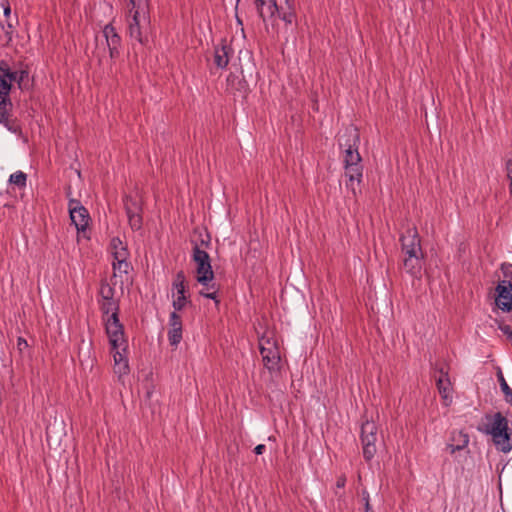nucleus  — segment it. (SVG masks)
<instances>
[{
  "instance_id": "obj_27",
  "label": "nucleus",
  "mask_w": 512,
  "mask_h": 512,
  "mask_svg": "<svg viewBox=\"0 0 512 512\" xmlns=\"http://www.w3.org/2000/svg\"><path fill=\"white\" fill-rule=\"evenodd\" d=\"M101 310L104 314H109V313H117V315H119V306L118 304L114 301V299H111V300H103V303L101 305Z\"/></svg>"
},
{
  "instance_id": "obj_1",
  "label": "nucleus",
  "mask_w": 512,
  "mask_h": 512,
  "mask_svg": "<svg viewBox=\"0 0 512 512\" xmlns=\"http://www.w3.org/2000/svg\"><path fill=\"white\" fill-rule=\"evenodd\" d=\"M106 334L109 338L111 353L114 360V373L119 378L126 376L130 372L127 348L128 343L124 335V327L119 320L117 313H112L105 324Z\"/></svg>"
},
{
  "instance_id": "obj_20",
  "label": "nucleus",
  "mask_w": 512,
  "mask_h": 512,
  "mask_svg": "<svg viewBox=\"0 0 512 512\" xmlns=\"http://www.w3.org/2000/svg\"><path fill=\"white\" fill-rule=\"evenodd\" d=\"M454 443L448 444L447 449L451 454L465 449L469 444V435L464 431H454L451 436Z\"/></svg>"
},
{
  "instance_id": "obj_15",
  "label": "nucleus",
  "mask_w": 512,
  "mask_h": 512,
  "mask_svg": "<svg viewBox=\"0 0 512 512\" xmlns=\"http://www.w3.org/2000/svg\"><path fill=\"white\" fill-rule=\"evenodd\" d=\"M233 53V49L226 42L222 40L221 43L215 47L214 50V63L220 69H225L230 61V56Z\"/></svg>"
},
{
  "instance_id": "obj_14",
  "label": "nucleus",
  "mask_w": 512,
  "mask_h": 512,
  "mask_svg": "<svg viewBox=\"0 0 512 512\" xmlns=\"http://www.w3.org/2000/svg\"><path fill=\"white\" fill-rule=\"evenodd\" d=\"M440 377L436 381V386L438 392L443 400L444 406L448 407L452 403V387L451 382L448 376V372H444L443 369L440 370Z\"/></svg>"
},
{
  "instance_id": "obj_26",
  "label": "nucleus",
  "mask_w": 512,
  "mask_h": 512,
  "mask_svg": "<svg viewBox=\"0 0 512 512\" xmlns=\"http://www.w3.org/2000/svg\"><path fill=\"white\" fill-rule=\"evenodd\" d=\"M8 131L14 134H21V126L16 119L6 118L4 122H0Z\"/></svg>"
},
{
  "instance_id": "obj_24",
  "label": "nucleus",
  "mask_w": 512,
  "mask_h": 512,
  "mask_svg": "<svg viewBox=\"0 0 512 512\" xmlns=\"http://www.w3.org/2000/svg\"><path fill=\"white\" fill-rule=\"evenodd\" d=\"M26 181H27V176L22 171H17L15 173L11 174L9 177V182L11 184H14V185L20 187V188L26 186Z\"/></svg>"
},
{
  "instance_id": "obj_33",
  "label": "nucleus",
  "mask_w": 512,
  "mask_h": 512,
  "mask_svg": "<svg viewBox=\"0 0 512 512\" xmlns=\"http://www.w3.org/2000/svg\"><path fill=\"white\" fill-rule=\"evenodd\" d=\"M129 266L130 265H129L128 260H123V262H121V263L118 262V260H113V262H112L113 270L115 272L118 271L119 273L127 274Z\"/></svg>"
},
{
  "instance_id": "obj_40",
  "label": "nucleus",
  "mask_w": 512,
  "mask_h": 512,
  "mask_svg": "<svg viewBox=\"0 0 512 512\" xmlns=\"http://www.w3.org/2000/svg\"><path fill=\"white\" fill-rule=\"evenodd\" d=\"M7 25H8V28H9V29H11V28L13 27V26H12V24H11V23H9V22L7 23Z\"/></svg>"
},
{
  "instance_id": "obj_29",
  "label": "nucleus",
  "mask_w": 512,
  "mask_h": 512,
  "mask_svg": "<svg viewBox=\"0 0 512 512\" xmlns=\"http://www.w3.org/2000/svg\"><path fill=\"white\" fill-rule=\"evenodd\" d=\"M115 290L106 282L101 283L99 294L102 300H111L114 297Z\"/></svg>"
},
{
  "instance_id": "obj_39",
  "label": "nucleus",
  "mask_w": 512,
  "mask_h": 512,
  "mask_svg": "<svg viewBox=\"0 0 512 512\" xmlns=\"http://www.w3.org/2000/svg\"><path fill=\"white\" fill-rule=\"evenodd\" d=\"M266 450V446L264 444H258L255 448H254V453L256 455H261L265 452Z\"/></svg>"
},
{
  "instance_id": "obj_9",
  "label": "nucleus",
  "mask_w": 512,
  "mask_h": 512,
  "mask_svg": "<svg viewBox=\"0 0 512 512\" xmlns=\"http://www.w3.org/2000/svg\"><path fill=\"white\" fill-rule=\"evenodd\" d=\"M187 293L185 274L180 270L176 273L172 282V306L175 311H181L187 305L189 302Z\"/></svg>"
},
{
  "instance_id": "obj_31",
  "label": "nucleus",
  "mask_w": 512,
  "mask_h": 512,
  "mask_svg": "<svg viewBox=\"0 0 512 512\" xmlns=\"http://www.w3.org/2000/svg\"><path fill=\"white\" fill-rule=\"evenodd\" d=\"M0 72L3 74H8L7 79L11 84L13 81L17 82V71H11L7 62L4 60L0 61Z\"/></svg>"
},
{
  "instance_id": "obj_21",
  "label": "nucleus",
  "mask_w": 512,
  "mask_h": 512,
  "mask_svg": "<svg viewBox=\"0 0 512 512\" xmlns=\"http://www.w3.org/2000/svg\"><path fill=\"white\" fill-rule=\"evenodd\" d=\"M423 256H404L403 266L407 273L418 276L423 266Z\"/></svg>"
},
{
  "instance_id": "obj_25",
  "label": "nucleus",
  "mask_w": 512,
  "mask_h": 512,
  "mask_svg": "<svg viewBox=\"0 0 512 512\" xmlns=\"http://www.w3.org/2000/svg\"><path fill=\"white\" fill-rule=\"evenodd\" d=\"M498 379L500 382L501 391L503 392V394L505 396L506 402L512 405V389L509 387V385L505 381L502 373H499Z\"/></svg>"
},
{
  "instance_id": "obj_17",
  "label": "nucleus",
  "mask_w": 512,
  "mask_h": 512,
  "mask_svg": "<svg viewBox=\"0 0 512 512\" xmlns=\"http://www.w3.org/2000/svg\"><path fill=\"white\" fill-rule=\"evenodd\" d=\"M109 251L113 260H118L120 263L123 262V260H128L130 256L127 245L119 237H113L111 239Z\"/></svg>"
},
{
  "instance_id": "obj_34",
  "label": "nucleus",
  "mask_w": 512,
  "mask_h": 512,
  "mask_svg": "<svg viewBox=\"0 0 512 512\" xmlns=\"http://www.w3.org/2000/svg\"><path fill=\"white\" fill-rule=\"evenodd\" d=\"M207 287H208V289H212L213 291H211V292L200 291V295L205 297V298L214 300L215 303L218 304L219 300L217 299V291L215 290L214 284L211 285V286H209V284H208Z\"/></svg>"
},
{
  "instance_id": "obj_6",
  "label": "nucleus",
  "mask_w": 512,
  "mask_h": 512,
  "mask_svg": "<svg viewBox=\"0 0 512 512\" xmlns=\"http://www.w3.org/2000/svg\"><path fill=\"white\" fill-rule=\"evenodd\" d=\"M378 427L374 421L366 420L361 425L360 441L365 461L373 459L377 452Z\"/></svg>"
},
{
  "instance_id": "obj_16",
  "label": "nucleus",
  "mask_w": 512,
  "mask_h": 512,
  "mask_svg": "<svg viewBox=\"0 0 512 512\" xmlns=\"http://www.w3.org/2000/svg\"><path fill=\"white\" fill-rule=\"evenodd\" d=\"M278 16L286 25L296 22V8L293 0H285L284 4L277 5L275 16Z\"/></svg>"
},
{
  "instance_id": "obj_13",
  "label": "nucleus",
  "mask_w": 512,
  "mask_h": 512,
  "mask_svg": "<svg viewBox=\"0 0 512 512\" xmlns=\"http://www.w3.org/2000/svg\"><path fill=\"white\" fill-rule=\"evenodd\" d=\"M497 297L496 305L503 311L512 310V283L510 281L503 280L499 282L496 288Z\"/></svg>"
},
{
  "instance_id": "obj_4",
  "label": "nucleus",
  "mask_w": 512,
  "mask_h": 512,
  "mask_svg": "<svg viewBox=\"0 0 512 512\" xmlns=\"http://www.w3.org/2000/svg\"><path fill=\"white\" fill-rule=\"evenodd\" d=\"M360 136L355 128H348L344 135L339 139V146L345 148L343 163L344 165H355L361 163V156L358 151Z\"/></svg>"
},
{
  "instance_id": "obj_36",
  "label": "nucleus",
  "mask_w": 512,
  "mask_h": 512,
  "mask_svg": "<svg viewBox=\"0 0 512 512\" xmlns=\"http://www.w3.org/2000/svg\"><path fill=\"white\" fill-rule=\"evenodd\" d=\"M505 169L507 177L510 180V185L512 186V155L506 160Z\"/></svg>"
},
{
  "instance_id": "obj_38",
  "label": "nucleus",
  "mask_w": 512,
  "mask_h": 512,
  "mask_svg": "<svg viewBox=\"0 0 512 512\" xmlns=\"http://www.w3.org/2000/svg\"><path fill=\"white\" fill-rule=\"evenodd\" d=\"M345 484H346V477H345V475H340V476L337 478V481H336V487H337V488H344V487H345Z\"/></svg>"
},
{
  "instance_id": "obj_23",
  "label": "nucleus",
  "mask_w": 512,
  "mask_h": 512,
  "mask_svg": "<svg viewBox=\"0 0 512 512\" xmlns=\"http://www.w3.org/2000/svg\"><path fill=\"white\" fill-rule=\"evenodd\" d=\"M12 102L10 98H0V122L10 117Z\"/></svg>"
},
{
  "instance_id": "obj_12",
  "label": "nucleus",
  "mask_w": 512,
  "mask_h": 512,
  "mask_svg": "<svg viewBox=\"0 0 512 512\" xmlns=\"http://www.w3.org/2000/svg\"><path fill=\"white\" fill-rule=\"evenodd\" d=\"M102 36L105 39L106 45L108 47L110 58H118L120 55L122 41L120 35L111 23L104 26L102 30Z\"/></svg>"
},
{
  "instance_id": "obj_30",
  "label": "nucleus",
  "mask_w": 512,
  "mask_h": 512,
  "mask_svg": "<svg viewBox=\"0 0 512 512\" xmlns=\"http://www.w3.org/2000/svg\"><path fill=\"white\" fill-rule=\"evenodd\" d=\"M29 72L26 69L17 71V84L19 89H27L28 86Z\"/></svg>"
},
{
  "instance_id": "obj_3",
  "label": "nucleus",
  "mask_w": 512,
  "mask_h": 512,
  "mask_svg": "<svg viewBox=\"0 0 512 512\" xmlns=\"http://www.w3.org/2000/svg\"><path fill=\"white\" fill-rule=\"evenodd\" d=\"M129 35L138 43H143L142 27L149 23V2L148 0L129 1Z\"/></svg>"
},
{
  "instance_id": "obj_7",
  "label": "nucleus",
  "mask_w": 512,
  "mask_h": 512,
  "mask_svg": "<svg viewBox=\"0 0 512 512\" xmlns=\"http://www.w3.org/2000/svg\"><path fill=\"white\" fill-rule=\"evenodd\" d=\"M192 258L197 265V281L201 285L207 286L214 278L209 254L196 244L193 248Z\"/></svg>"
},
{
  "instance_id": "obj_19",
  "label": "nucleus",
  "mask_w": 512,
  "mask_h": 512,
  "mask_svg": "<svg viewBox=\"0 0 512 512\" xmlns=\"http://www.w3.org/2000/svg\"><path fill=\"white\" fill-rule=\"evenodd\" d=\"M255 5L263 21H266L267 18H273L276 14V0H255Z\"/></svg>"
},
{
  "instance_id": "obj_22",
  "label": "nucleus",
  "mask_w": 512,
  "mask_h": 512,
  "mask_svg": "<svg viewBox=\"0 0 512 512\" xmlns=\"http://www.w3.org/2000/svg\"><path fill=\"white\" fill-rule=\"evenodd\" d=\"M8 74L0 72V98H10L12 84L7 79Z\"/></svg>"
},
{
  "instance_id": "obj_35",
  "label": "nucleus",
  "mask_w": 512,
  "mask_h": 512,
  "mask_svg": "<svg viewBox=\"0 0 512 512\" xmlns=\"http://www.w3.org/2000/svg\"><path fill=\"white\" fill-rule=\"evenodd\" d=\"M361 495H362V499L364 501L365 512H374L370 505V495H369L368 491L363 490Z\"/></svg>"
},
{
  "instance_id": "obj_32",
  "label": "nucleus",
  "mask_w": 512,
  "mask_h": 512,
  "mask_svg": "<svg viewBox=\"0 0 512 512\" xmlns=\"http://www.w3.org/2000/svg\"><path fill=\"white\" fill-rule=\"evenodd\" d=\"M177 312L174 310L169 315V329H182V319Z\"/></svg>"
},
{
  "instance_id": "obj_37",
  "label": "nucleus",
  "mask_w": 512,
  "mask_h": 512,
  "mask_svg": "<svg viewBox=\"0 0 512 512\" xmlns=\"http://www.w3.org/2000/svg\"><path fill=\"white\" fill-rule=\"evenodd\" d=\"M17 347L20 351L28 347L27 341L23 337H18L17 339Z\"/></svg>"
},
{
  "instance_id": "obj_2",
  "label": "nucleus",
  "mask_w": 512,
  "mask_h": 512,
  "mask_svg": "<svg viewBox=\"0 0 512 512\" xmlns=\"http://www.w3.org/2000/svg\"><path fill=\"white\" fill-rule=\"evenodd\" d=\"M487 432L498 451L506 454L512 450V426H509L508 419L501 412L494 414Z\"/></svg>"
},
{
  "instance_id": "obj_11",
  "label": "nucleus",
  "mask_w": 512,
  "mask_h": 512,
  "mask_svg": "<svg viewBox=\"0 0 512 512\" xmlns=\"http://www.w3.org/2000/svg\"><path fill=\"white\" fill-rule=\"evenodd\" d=\"M400 242L404 256H423L421 240L415 228L408 229L406 234L400 237Z\"/></svg>"
},
{
  "instance_id": "obj_28",
  "label": "nucleus",
  "mask_w": 512,
  "mask_h": 512,
  "mask_svg": "<svg viewBox=\"0 0 512 512\" xmlns=\"http://www.w3.org/2000/svg\"><path fill=\"white\" fill-rule=\"evenodd\" d=\"M182 340V329H169L168 341L171 346L177 347Z\"/></svg>"
},
{
  "instance_id": "obj_5",
  "label": "nucleus",
  "mask_w": 512,
  "mask_h": 512,
  "mask_svg": "<svg viewBox=\"0 0 512 512\" xmlns=\"http://www.w3.org/2000/svg\"><path fill=\"white\" fill-rule=\"evenodd\" d=\"M259 350L265 368L270 372L278 371L281 357L277 341L273 337L262 336L259 339Z\"/></svg>"
},
{
  "instance_id": "obj_8",
  "label": "nucleus",
  "mask_w": 512,
  "mask_h": 512,
  "mask_svg": "<svg viewBox=\"0 0 512 512\" xmlns=\"http://www.w3.org/2000/svg\"><path fill=\"white\" fill-rule=\"evenodd\" d=\"M124 209L128 223L133 231H139L143 225V201L138 195H125L123 197Z\"/></svg>"
},
{
  "instance_id": "obj_10",
  "label": "nucleus",
  "mask_w": 512,
  "mask_h": 512,
  "mask_svg": "<svg viewBox=\"0 0 512 512\" xmlns=\"http://www.w3.org/2000/svg\"><path fill=\"white\" fill-rule=\"evenodd\" d=\"M68 209L71 222L75 225L77 231H85L90 220L87 209L76 199L69 200Z\"/></svg>"
},
{
  "instance_id": "obj_18",
  "label": "nucleus",
  "mask_w": 512,
  "mask_h": 512,
  "mask_svg": "<svg viewBox=\"0 0 512 512\" xmlns=\"http://www.w3.org/2000/svg\"><path fill=\"white\" fill-rule=\"evenodd\" d=\"M345 169V176L349 180V184H347V187L351 189L353 194H356V190L354 188V182L356 181L358 184L362 181L363 177V166L360 164L355 165H344Z\"/></svg>"
}]
</instances>
